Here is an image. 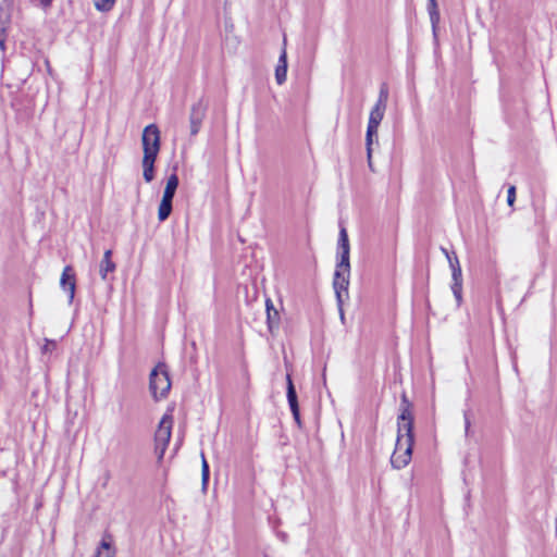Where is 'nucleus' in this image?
Masks as SVG:
<instances>
[{
  "instance_id": "ddd939ff",
  "label": "nucleus",
  "mask_w": 557,
  "mask_h": 557,
  "mask_svg": "<svg viewBox=\"0 0 557 557\" xmlns=\"http://www.w3.org/2000/svg\"><path fill=\"white\" fill-rule=\"evenodd\" d=\"M157 156L144 154L143 157V176L147 183H150L154 178V162Z\"/></svg>"
},
{
  "instance_id": "393cba45",
  "label": "nucleus",
  "mask_w": 557,
  "mask_h": 557,
  "mask_svg": "<svg viewBox=\"0 0 557 557\" xmlns=\"http://www.w3.org/2000/svg\"><path fill=\"white\" fill-rule=\"evenodd\" d=\"M45 341H46V343L42 346V351L44 352H51L55 348V346H57L55 341H51V339H47V338Z\"/></svg>"
},
{
  "instance_id": "473e14b6",
  "label": "nucleus",
  "mask_w": 557,
  "mask_h": 557,
  "mask_svg": "<svg viewBox=\"0 0 557 557\" xmlns=\"http://www.w3.org/2000/svg\"><path fill=\"white\" fill-rule=\"evenodd\" d=\"M101 547L104 548V549H110L111 548V544L103 540L101 542Z\"/></svg>"
},
{
  "instance_id": "4be33fe9",
  "label": "nucleus",
  "mask_w": 557,
  "mask_h": 557,
  "mask_svg": "<svg viewBox=\"0 0 557 557\" xmlns=\"http://www.w3.org/2000/svg\"><path fill=\"white\" fill-rule=\"evenodd\" d=\"M210 476V469L209 463L205 457V454L201 453V481H202V488L206 490Z\"/></svg>"
},
{
  "instance_id": "9b49d317",
  "label": "nucleus",
  "mask_w": 557,
  "mask_h": 557,
  "mask_svg": "<svg viewBox=\"0 0 557 557\" xmlns=\"http://www.w3.org/2000/svg\"><path fill=\"white\" fill-rule=\"evenodd\" d=\"M115 263L112 261V250L108 249L103 253V258L99 265V274L103 281L107 280L108 273L115 271Z\"/></svg>"
},
{
  "instance_id": "6ab92c4d",
  "label": "nucleus",
  "mask_w": 557,
  "mask_h": 557,
  "mask_svg": "<svg viewBox=\"0 0 557 557\" xmlns=\"http://www.w3.org/2000/svg\"><path fill=\"white\" fill-rule=\"evenodd\" d=\"M11 25V16L0 8V37H8Z\"/></svg>"
},
{
  "instance_id": "7c9ffc66",
  "label": "nucleus",
  "mask_w": 557,
  "mask_h": 557,
  "mask_svg": "<svg viewBox=\"0 0 557 557\" xmlns=\"http://www.w3.org/2000/svg\"><path fill=\"white\" fill-rule=\"evenodd\" d=\"M40 2V4L47 9L51 5V3L53 2V0H38Z\"/></svg>"
},
{
  "instance_id": "cd10ccee",
  "label": "nucleus",
  "mask_w": 557,
  "mask_h": 557,
  "mask_svg": "<svg viewBox=\"0 0 557 557\" xmlns=\"http://www.w3.org/2000/svg\"><path fill=\"white\" fill-rule=\"evenodd\" d=\"M451 292L456 298L457 305L460 306L462 302V290H451Z\"/></svg>"
},
{
  "instance_id": "20e7f679",
  "label": "nucleus",
  "mask_w": 557,
  "mask_h": 557,
  "mask_svg": "<svg viewBox=\"0 0 557 557\" xmlns=\"http://www.w3.org/2000/svg\"><path fill=\"white\" fill-rule=\"evenodd\" d=\"M388 95H389L388 87L385 83H383L380 88L379 98L376 100V103L372 108L370 115H369V122H368L369 126L379 128V126L384 117V114H385Z\"/></svg>"
},
{
  "instance_id": "423d86ee",
  "label": "nucleus",
  "mask_w": 557,
  "mask_h": 557,
  "mask_svg": "<svg viewBox=\"0 0 557 557\" xmlns=\"http://www.w3.org/2000/svg\"><path fill=\"white\" fill-rule=\"evenodd\" d=\"M349 274L350 273L343 271H335L333 277V287L335 290L336 300L341 310L342 318H344V313L342 310V306L344 304V296L348 297Z\"/></svg>"
},
{
  "instance_id": "39448f33",
  "label": "nucleus",
  "mask_w": 557,
  "mask_h": 557,
  "mask_svg": "<svg viewBox=\"0 0 557 557\" xmlns=\"http://www.w3.org/2000/svg\"><path fill=\"white\" fill-rule=\"evenodd\" d=\"M173 419L171 416H163L161 419L158 430L154 435L156 449L160 450L159 458L163 457V454L168 447L171 438Z\"/></svg>"
},
{
  "instance_id": "bb28decb",
  "label": "nucleus",
  "mask_w": 557,
  "mask_h": 557,
  "mask_svg": "<svg viewBox=\"0 0 557 557\" xmlns=\"http://www.w3.org/2000/svg\"><path fill=\"white\" fill-rule=\"evenodd\" d=\"M442 252L446 256L447 258V261L448 263L450 264V260L454 261V253H456L455 251L453 252H449L446 248L442 247L441 248Z\"/></svg>"
},
{
  "instance_id": "dca6fc26",
  "label": "nucleus",
  "mask_w": 557,
  "mask_h": 557,
  "mask_svg": "<svg viewBox=\"0 0 557 557\" xmlns=\"http://www.w3.org/2000/svg\"><path fill=\"white\" fill-rule=\"evenodd\" d=\"M172 203H173L172 199L162 197L161 202L159 205V209H158V219L160 222L165 221L170 216L172 209H173Z\"/></svg>"
},
{
  "instance_id": "aec40b11",
  "label": "nucleus",
  "mask_w": 557,
  "mask_h": 557,
  "mask_svg": "<svg viewBox=\"0 0 557 557\" xmlns=\"http://www.w3.org/2000/svg\"><path fill=\"white\" fill-rule=\"evenodd\" d=\"M338 251H350L348 234L345 227H341L338 235Z\"/></svg>"
},
{
  "instance_id": "2eb2a0df",
  "label": "nucleus",
  "mask_w": 557,
  "mask_h": 557,
  "mask_svg": "<svg viewBox=\"0 0 557 557\" xmlns=\"http://www.w3.org/2000/svg\"><path fill=\"white\" fill-rule=\"evenodd\" d=\"M178 176L175 173H173L166 181V185L162 197L173 200L176 189L178 187Z\"/></svg>"
},
{
  "instance_id": "a211bd4d",
  "label": "nucleus",
  "mask_w": 557,
  "mask_h": 557,
  "mask_svg": "<svg viewBox=\"0 0 557 557\" xmlns=\"http://www.w3.org/2000/svg\"><path fill=\"white\" fill-rule=\"evenodd\" d=\"M349 252L350 251H338V261L336 263L335 271H343L350 273V262H349Z\"/></svg>"
},
{
  "instance_id": "c85d7f7f",
  "label": "nucleus",
  "mask_w": 557,
  "mask_h": 557,
  "mask_svg": "<svg viewBox=\"0 0 557 557\" xmlns=\"http://www.w3.org/2000/svg\"><path fill=\"white\" fill-rule=\"evenodd\" d=\"M451 290H462V281H453Z\"/></svg>"
},
{
  "instance_id": "f257e3e1",
  "label": "nucleus",
  "mask_w": 557,
  "mask_h": 557,
  "mask_svg": "<svg viewBox=\"0 0 557 557\" xmlns=\"http://www.w3.org/2000/svg\"><path fill=\"white\" fill-rule=\"evenodd\" d=\"M414 443L412 404L406 393L401 394L397 417V440L391 463L395 469L405 468L411 460Z\"/></svg>"
},
{
  "instance_id": "5701e85b",
  "label": "nucleus",
  "mask_w": 557,
  "mask_h": 557,
  "mask_svg": "<svg viewBox=\"0 0 557 557\" xmlns=\"http://www.w3.org/2000/svg\"><path fill=\"white\" fill-rule=\"evenodd\" d=\"M115 0H95V7L97 10L108 12L114 5Z\"/></svg>"
},
{
  "instance_id": "412c9836",
  "label": "nucleus",
  "mask_w": 557,
  "mask_h": 557,
  "mask_svg": "<svg viewBox=\"0 0 557 557\" xmlns=\"http://www.w3.org/2000/svg\"><path fill=\"white\" fill-rule=\"evenodd\" d=\"M450 269L453 281H462V270L456 253H454V261L450 260Z\"/></svg>"
},
{
  "instance_id": "1a4fd4ad",
  "label": "nucleus",
  "mask_w": 557,
  "mask_h": 557,
  "mask_svg": "<svg viewBox=\"0 0 557 557\" xmlns=\"http://www.w3.org/2000/svg\"><path fill=\"white\" fill-rule=\"evenodd\" d=\"M374 141L377 143V128L368 125L367 133H366V149H367L368 165L371 171H373V166H372L373 148H372V146H373Z\"/></svg>"
},
{
  "instance_id": "6e6552de",
  "label": "nucleus",
  "mask_w": 557,
  "mask_h": 557,
  "mask_svg": "<svg viewBox=\"0 0 557 557\" xmlns=\"http://www.w3.org/2000/svg\"><path fill=\"white\" fill-rule=\"evenodd\" d=\"M60 285L63 290L69 292V302L71 304L74 299L76 288L75 273L71 265H66L63 269Z\"/></svg>"
},
{
  "instance_id": "0eeeda50",
  "label": "nucleus",
  "mask_w": 557,
  "mask_h": 557,
  "mask_svg": "<svg viewBox=\"0 0 557 557\" xmlns=\"http://www.w3.org/2000/svg\"><path fill=\"white\" fill-rule=\"evenodd\" d=\"M207 113V106L203 103L202 100H198L196 103H194L190 108L189 113V123H190V135L196 136L202 125V122L206 117Z\"/></svg>"
},
{
  "instance_id": "c756f323",
  "label": "nucleus",
  "mask_w": 557,
  "mask_h": 557,
  "mask_svg": "<svg viewBox=\"0 0 557 557\" xmlns=\"http://www.w3.org/2000/svg\"><path fill=\"white\" fill-rule=\"evenodd\" d=\"M7 39H8V37H0V50H1L2 52H5V49H7V46H5Z\"/></svg>"
},
{
  "instance_id": "f03ea898",
  "label": "nucleus",
  "mask_w": 557,
  "mask_h": 557,
  "mask_svg": "<svg viewBox=\"0 0 557 557\" xmlns=\"http://www.w3.org/2000/svg\"><path fill=\"white\" fill-rule=\"evenodd\" d=\"M170 388L171 380L168 367L164 362H159L150 372L149 391L154 400H159L168 396Z\"/></svg>"
},
{
  "instance_id": "a878e982",
  "label": "nucleus",
  "mask_w": 557,
  "mask_h": 557,
  "mask_svg": "<svg viewBox=\"0 0 557 557\" xmlns=\"http://www.w3.org/2000/svg\"><path fill=\"white\" fill-rule=\"evenodd\" d=\"M290 411H292V414H293V418H294L296 424L298 425V428H301L302 422H301V418H300L299 407L296 409H290Z\"/></svg>"
},
{
  "instance_id": "f8f14e48",
  "label": "nucleus",
  "mask_w": 557,
  "mask_h": 557,
  "mask_svg": "<svg viewBox=\"0 0 557 557\" xmlns=\"http://www.w3.org/2000/svg\"><path fill=\"white\" fill-rule=\"evenodd\" d=\"M265 307H267L268 327H269V331L271 333H273L274 330L278 327L280 315H278L277 310L274 308L271 299H267Z\"/></svg>"
},
{
  "instance_id": "2f4dec72",
  "label": "nucleus",
  "mask_w": 557,
  "mask_h": 557,
  "mask_svg": "<svg viewBox=\"0 0 557 557\" xmlns=\"http://www.w3.org/2000/svg\"><path fill=\"white\" fill-rule=\"evenodd\" d=\"M465 424H466V433H468L470 428V420L467 413H465Z\"/></svg>"
},
{
  "instance_id": "9d476101",
  "label": "nucleus",
  "mask_w": 557,
  "mask_h": 557,
  "mask_svg": "<svg viewBox=\"0 0 557 557\" xmlns=\"http://www.w3.org/2000/svg\"><path fill=\"white\" fill-rule=\"evenodd\" d=\"M287 77V53L285 48L282 50L277 65L275 67V81L278 85H283Z\"/></svg>"
},
{
  "instance_id": "b1692460",
  "label": "nucleus",
  "mask_w": 557,
  "mask_h": 557,
  "mask_svg": "<svg viewBox=\"0 0 557 557\" xmlns=\"http://www.w3.org/2000/svg\"><path fill=\"white\" fill-rule=\"evenodd\" d=\"M515 201H516V187L510 186L508 188V194H507V203L509 207H512Z\"/></svg>"
},
{
  "instance_id": "f3484780",
  "label": "nucleus",
  "mask_w": 557,
  "mask_h": 557,
  "mask_svg": "<svg viewBox=\"0 0 557 557\" xmlns=\"http://www.w3.org/2000/svg\"><path fill=\"white\" fill-rule=\"evenodd\" d=\"M428 12L430 15L433 32H435L437 24L440 23V11L436 0H428Z\"/></svg>"
},
{
  "instance_id": "7ed1b4c3",
  "label": "nucleus",
  "mask_w": 557,
  "mask_h": 557,
  "mask_svg": "<svg viewBox=\"0 0 557 557\" xmlns=\"http://www.w3.org/2000/svg\"><path fill=\"white\" fill-rule=\"evenodd\" d=\"M144 154L157 156L161 147L160 129L156 124L147 125L141 136Z\"/></svg>"
},
{
  "instance_id": "4468645a",
  "label": "nucleus",
  "mask_w": 557,
  "mask_h": 557,
  "mask_svg": "<svg viewBox=\"0 0 557 557\" xmlns=\"http://www.w3.org/2000/svg\"><path fill=\"white\" fill-rule=\"evenodd\" d=\"M286 385H287L286 386L287 387L286 396H287L289 409H296L299 407L298 396H297V392H296V388L293 383L290 374L286 375Z\"/></svg>"
}]
</instances>
